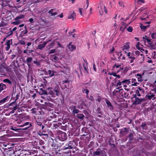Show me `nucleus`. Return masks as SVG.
Masks as SVG:
<instances>
[{"mask_svg": "<svg viewBox=\"0 0 156 156\" xmlns=\"http://www.w3.org/2000/svg\"><path fill=\"white\" fill-rule=\"evenodd\" d=\"M129 129L126 127L123 128L120 130V133L122 136H124L128 133Z\"/></svg>", "mask_w": 156, "mask_h": 156, "instance_id": "nucleus-9", "label": "nucleus"}, {"mask_svg": "<svg viewBox=\"0 0 156 156\" xmlns=\"http://www.w3.org/2000/svg\"><path fill=\"white\" fill-rule=\"evenodd\" d=\"M108 143L109 145L112 147H115V145L114 144V141L113 140L112 138H110L108 141Z\"/></svg>", "mask_w": 156, "mask_h": 156, "instance_id": "nucleus-22", "label": "nucleus"}, {"mask_svg": "<svg viewBox=\"0 0 156 156\" xmlns=\"http://www.w3.org/2000/svg\"><path fill=\"white\" fill-rule=\"evenodd\" d=\"M150 25L147 26H144L143 24L140 25V28L143 30L145 31L147 28V27H149Z\"/></svg>", "mask_w": 156, "mask_h": 156, "instance_id": "nucleus-39", "label": "nucleus"}, {"mask_svg": "<svg viewBox=\"0 0 156 156\" xmlns=\"http://www.w3.org/2000/svg\"><path fill=\"white\" fill-rule=\"evenodd\" d=\"M134 92L136 94V96H137L140 97L141 95L142 94L140 92L139 90L137 89L135 90Z\"/></svg>", "mask_w": 156, "mask_h": 156, "instance_id": "nucleus-49", "label": "nucleus"}, {"mask_svg": "<svg viewBox=\"0 0 156 156\" xmlns=\"http://www.w3.org/2000/svg\"><path fill=\"white\" fill-rule=\"evenodd\" d=\"M72 43L70 42L69 43V44L67 45V47L70 50V51H72L74 50H75L76 49V47L75 46L72 44Z\"/></svg>", "mask_w": 156, "mask_h": 156, "instance_id": "nucleus-19", "label": "nucleus"}, {"mask_svg": "<svg viewBox=\"0 0 156 156\" xmlns=\"http://www.w3.org/2000/svg\"><path fill=\"white\" fill-rule=\"evenodd\" d=\"M6 23L4 22L3 21H2L0 23V27H4L7 25Z\"/></svg>", "mask_w": 156, "mask_h": 156, "instance_id": "nucleus-47", "label": "nucleus"}, {"mask_svg": "<svg viewBox=\"0 0 156 156\" xmlns=\"http://www.w3.org/2000/svg\"><path fill=\"white\" fill-rule=\"evenodd\" d=\"M25 17V16L23 15H21L19 16H17L15 19V20H17L19 19L24 18Z\"/></svg>", "mask_w": 156, "mask_h": 156, "instance_id": "nucleus-41", "label": "nucleus"}, {"mask_svg": "<svg viewBox=\"0 0 156 156\" xmlns=\"http://www.w3.org/2000/svg\"><path fill=\"white\" fill-rule=\"evenodd\" d=\"M20 23V20H17L13 22L12 23L15 25H17L19 24Z\"/></svg>", "mask_w": 156, "mask_h": 156, "instance_id": "nucleus-53", "label": "nucleus"}, {"mask_svg": "<svg viewBox=\"0 0 156 156\" xmlns=\"http://www.w3.org/2000/svg\"><path fill=\"white\" fill-rule=\"evenodd\" d=\"M33 58L31 57H29L26 59V62L28 67L30 66V63L33 61Z\"/></svg>", "mask_w": 156, "mask_h": 156, "instance_id": "nucleus-21", "label": "nucleus"}, {"mask_svg": "<svg viewBox=\"0 0 156 156\" xmlns=\"http://www.w3.org/2000/svg\"><path fill=\"white\" fill-rule=\"evenodd\" d=\"M52 150L51 151V153L52 154V156L55 155H57L58 154V152L55 150V149L54 148H52Z\"/></svg>", "mask_w": 156, "mask_h": 156, "instance_id": "nucleus-29", "label": "nucleus"}, {"mask_svg": "<svg viewBox=\"0 0 156 156\" xmlns=\"http://www.w3.org/2000/svg\"><path fill=\"white\" fill-rule=\"evenodd\" d=\"M18 43L23 45H25L26 44L25 42L23 40H20L18 42Z\"/></svg>", "mask_w": 156, "mask_h": 156, "instance_id": "nucleus-60", "label": "nucleus"}, {"mask_svg": "<svg viewBox=\"0 0 156 156\" xmlns=\"http://www.w3.org/2000/svg\"><path fill=\"white\" fill-rule=\"evenodd\" d=\"M146 15V13H144L143 14V17H140V19L142 20H144L146 19V18H149V16L148 15L147 16L146 18H144V17L145 16V15Z\"/></svg>", "mask_w": 156, "mask_h": 156, "instance_id": "nucleus-56", "label": "nucleus"}, {"mask_svg": "<svg viewBox=\"0 0 156 156\" xmlns=\"http://www.w3.org/2000/svg\"><path fill=\"white\" fill-rule=\"evenodd\" d=\"M36 124L35 125V126H37L38 125L40 126H44L41 120H37L36 121Z\"/></svg>", "mask_w": 156, "mask_h": 156, "instance_id": "nucleus-36", "label": "nucleus"}, {"mask_svg": "<svg viewBox=\"0 0 156 156\" xmlns=\"http://www.w3.org/2000/svg\"><path fill=\"white\" fill-rule=\"evenodd\" d=\"M149 45L150 47V48L151 49H156V42L153 44V42H152Z\"/></svg>", "mask_w": 156, "mask_h": 156, "instance_id": "nucleus-31", "label": "nucleus"}, {"mask_svg": "<svg viewBox=\"0 0 156 156\" xmlns=\"http://www.w3.org/2000/svg\"><path fill=\"white\" fill-rule=\"evenodd\" d=\"M55 9H51L48 12L49 14H51V16H55L58 13L57 12H55Z\"/></svg>", "mask_w": 156, "mask_h": 156, "instance_id": "nucleus-20", "label": "nucleus"}, {"mask_svg": "<svg viewBox=\"0 0 156 156\" xmlns=\"http://www.w3.org/2000/svg\"><path fill=\"white\" fill-rule=\"evenodd\" d=\"M9 30L10 31L7 33V37H9V36H11L13 35V32L11 30V28H9Z\"/></svg>", "mask_w": 156, "mask_h": 156, "instance_id": "nucleus-44", "label": "nucleus"}, {"mask_svg": "<svg viewBox=\"0 0 156 156\" xmlns=\"http://www.w3.org/2000/svg\"><path fill=\"white\" fill-rule=\"evenodd\" d=\"M8 96H7L2 100H0V105L2 104H4L6 102L8 98Z\"/></svg>", "mask_w": 156, "mask_h": 156, "instance_id": "nucleus-35", "label": "nucleus"}, {"mask_svg": "<svg viewBox=\"0 0 156 156\" xmlns=\"http://www.w3.org/2000/svg\"><path fill=\"white\" fill-rule=\"evenodd\" d=\"M144 0H138L137 1V3L138 4H141L142 3H144Z\"/></svg>", "mask_w": 156, "mask_h": 156, "instance_id": "nucleus-63", "label": "nucleus"}, {"mask_svg": "<svg viewBox=\"0 0 156 156\" xmlns=\"http://www.w3.org/2000/svg\"><path fill=\"white\" fill-rule=\"evenodd\" d=\"M136 81V80L135 78H133L131 79V82L132 83H134L133 84H132V86H136L137 84H139L137 82H135Z\"/></svg>", "mask_w": 156, "mask_h": 156, "instance_id": "nucleus-37", "label": "nucleus"}, {"mask_svg": "<svg viewBox=\"0 0 156 156\" xmlns=\"http://www.w3.org/2000/svg\"><path fill=\"white\" fill-rule=\"evenodd\" d=\"M45 74L46 75L49 74L50 77H52L54 75V71L50 70H49L47 71H46Z\"/></svg>", "mask_w": 156, "mask_h": 156, "instance_id": "nucleus-23", "label": "nucleus"}, {"mask_svg": "<svg viewBox=\"0 0 156 156\" xmlns=\"http://www.w3.org/2000/svg\"><path fill=\"white\" fill-rule=\"evenodd\" d=\"M89 130L87 128L84 127L82 129V134L81 135V136H86V138L88 141H89L90 139V135L89 134Z\"/></svg>", "mask_w": 156, "mask_h": 156, "instance_id": "nucleus-3", "label": "nucleus"}, {"mask_svg": "<svg viewBox=\"0 0 156 156\" xmlns=\"http://www.w3.org/2000/svg\"><path fill=\"white\" fill-rule=\"evenodd\" d=\"M60 67L62 68V71L63 73H66V72H68L69 71V69L68 67L66 65L65 66L62 65L61 66H60Z\"/></svg>", "mask_w": 156, "mask_h": 156, "instance_id": "nucleus-16", "label": "nucleus"}, {"mask_svg": "<svg viewBox=\"0 0 156 156\" xmlns=\"http://www.w3.org/2000/svg\"><path fill=\"white\" fill-rule=\"evenodd\" d=\"M86 104L84 103V102L82 101L80 103H79V108H84V107H86Z\"/></svg>", "mask_w": 156, "mask_h": 156, "instance_id": "nucleus-28", "label": "nucleus"}, {"mask_svg": "<svg viewBox=\"0 0 156 156\" xmlns=\"http://www.w3.org/2000/svg\"><path fill=\"white\" fill-rule=\"evenodd\" d=\"M12 39H10L9 40H6V42L5 44L6 45V47L5 48V50L6 51H8L10 47V42L12 44Z\"/></svg>", "mask_w": 156, "mask_h": 156, "instance_id": "nucleus-12", "label": "nucleus"}, {"mask_svg": "<svg viewBox=\"0 0 156 156\" xmlns=\"http://www.w3.org/2000/svg\"><path fill=\"white\" fill-rule=\"evenodd\" d=\"M146 124L145 123H142L141 125V126L142 128L143 129H146V128L147 127V126H146Z\"/></svg>", "mask_w": 156, "mask_h": 156, "instance_id": "nucleus-54", "label": "nucleus"}, {"mask_svg": "<svg viewBox=\"0 0 156 156\" xmlns=\"http://www.w3.org/2000/svg\"><path fill=\"white\" fill-rule=\"evenodd\" d=\"M151 37L153 39H156V32H154L152 33L151 34Z\"/></svg>", "mask_w": 156, "mask_h": 156, "instance_id": "nucleus-46", "label": "nucleus"}, {"mask_svg": "<svg viewBox=\"0 0 156 156\" xmlns=\"http://www.w3.org/2000/svg\"><path fill=\"white\" fill-rule=\"evenodd\" d=\"M47 90L49 91L48 94L50 95L52 97L55 98L56 96L60 95L59 88L58 86L55 87L54 88L48 87Z\"/></svg>", "mask_w": 156, "mask_h": 156, "instance_id": "nucleus-1", "label": "nucleus"}, {"mask_svg": "<svg viewBox=\"0 0 156 156\" xmlns=\"http://www.w3.org/2000/svg\"><path fill=\"white\" fill-rule=\"evenodd\" d=\"M135 54H134V52L132 53V55L135 56H136V57H137L140 54V52L138 51H137L135 52Z\"/></svg>", "mask_w": 156, "mask_h": 156, "instance_id": "nucleus-50", "label": "nucleus"}, {"mask_svg": "<svg viewBox=\"0 0 156 156\" xmlns=\"http://www.w3.org/2000/svg\"><path fill=\"white\" fill-rule=\"evenodd\" d=\"M74 143L75 142L73 141H70L64 146L63 149V150H66L67 149H71L73 148L75 146Z\"/></svg>", "mask_w": 156, "mask_h": 156, "instance_id": "nucleus-6", "label": "nucleus"}, {"mask_svg": "<svg viewBox=\"0 0 156 156\" xmlns=\"http://www.w3.org/2000/svg\"><path fill=\"white\" fill-rule=\"evenodd\" d=\"M25 30L21 32L22 33H23V34H26L28 32V31L27 29H26V26L25 27Z\"/></svg>", "mask_w": 156, "mask_h": 156, "instance_id": "nucleus-61", "label": "nucleus"}, {"mask_svg": "<svg viewBox=\"0 0 156 156\" xmlns=\"http://www.w3.org/2000/svg\"><path fill=\"white\" fill-rule=\"evenodd\" d=\"M136 76H138L137 78L138 81L140 82H142V80L141 75L140 74H137Z\"/></svg>", "mask_w": 156, "mask_h": 156, "instance_id": "nucleus-40", "label": "nucleus"}, {"mask_svg": "<svg viewBox=\"0 0 156 156\" xmlns=\"http://www.w3.org/2000/svg\"><path fill=\"white\" fill-rule=\"evenodd\" d=\"M129 58H130L131 60L130 61V63H133L134 60L136 61V57L133 55L132 54L131 55V57H129Z\"/></svg>", "mask_w": 156, "mask_h": 156, "instance_id": "nucleus-30", "label": "nucleus"}, {"mask_svg": "<svg viewBox=\"0 0 156 156\" xmlns=\"http://www.w3.org/2000/svg\"><path fill=\"white\" fill-rule=\"evenodd\" d=\"M31 123L29 122H26L23 123V124L22 125H20L19 126L21 127H23L24 126H27L30 125V124Z\"/></svg>", "mask_w": 156, "mask_h": 156, "instance_id": "nucleus-43", "label": "nucleus"}, {"mask_svg": "<svg viewBox=\"0 0 156 156\" xmlns=\"http://www.w3.org/2000/svg\"><path fill=\"white\" fill-rule=\"evenodd\" d=\"M129 43H126L123 46L122 50L124 51L126 50V51H128L129 49Z\"/></svg>", "mask_w": 156, "mask_h": 156, "instance_id": "nucleus-24", "label": "nucleus"}, {"mask_svg": "<svg viewBox=\"0 0 156 156\" xmlns=\"http://www.w3.org/2000/svg\"><path fill=\"white\" fill-rule=\"evenodd\" d=\"M149 94L150 95H147L146 96V98H147L148 100H151L152 98H152L153 100H154L156 99V97H155V95L153 94H152V93H150Z\"/></svg>", "mask_w": 156, "mask_h": 156, "instance_id": "nucleus-18", "label": "nucleus"}, {"mask_svg": "<svg viewBox=\"0 0 156 156\" xmlns=\"http://www.w3.org/2000/svg\"><path fill=\"white\" fill-rule=\"evenodd\" d=\"M32 125L31 123H30V125L28 126H27L24 128H23L21 129L24 130H27L28 128H30L32 126Z\"/></svg>", "mask_w": 156, "mask_h": 156, "instance_id": "nucleus-57", "label": "nucleus"}, {"mask_svg": "<svg viewBox=\"0 0 156 156\" xmlns=\"http://www.w3.org/2000/svg\"><path fill=\"white\" fill-rule=\"evenodd\" d=\"M45 108L48 111L51 110V108H53L54 105L53 104L49 102L45 103Z\"/></svg>", "mask_w": 156, "mask_h": 156, "instance_id": "nucleus-11", "label": "nucleus"}, {"mask_svg": "<svg viewBox=\"0 0 156 156\" xmlns=\"http://www.w3.org/2000/svg\"><path fill=\"white\" fill-rule=\"evenodd\" d=\"M121 65L120 64H115L112 67V69H114L115 68H120Z\"/></svg>", "mask_w": 156, "mask_h": 156, "instance_id": "nucleus-48", "label": "nucleus"}, {"mask_svg": "<svg viewBox=\"0 0 156 156\" xmlns=\"http://www.w3.org/2000/svg\"><path fill=\"white\" fill-rule=\"evenodd\" d=\"M58 138L62 141H64L67 139V136L66 133L60 131L58 132Z\"/></svg>", "mask_w": 156, "mask_h": 156, "instance_id": "nucleus-5", "label": "nucleus"}, {"mask_svg": "<svg viewBox=\"0 0 156 156\" xmlns=\"http://www.w3.org/2000/svg\"><path fill=\"white\" fill-rule=\"evenodd\" d=\"M6 88V86L5 84L0 83V93L3 90L5 89Z\"/></svg>", "mask_w": 156, "mask_h": 156, "instance_id": "nucleus-32", "label": "nucleus"}, {"mask_svg": "<svg viewBox=\"0 0 156 156\" xmlns=\"http://www.w3.org/2000/svg\"><path fill=\"white\" fill-rule=\"evenodd\" d=\"M76 117L79 119H83V118L84 117V115L83 113H78L76 114Z\"/></svg>", "mask_w": 156, "mask_h": 156, "instance_id": "nucleus-34", "label": "nucleus"}, {"mask_svg": "<svg viewBox=\"0 0 156 156\" xmlns=\"http://www.w3.org/2000/svg\"><path fill=\"white\" fill-rule=\"evenodd\" d=\"M44 126H35L36 130L38 133L39 135L41 136L42 134V133L44 132Z\"/></svg>", "mask_w": 156, "mask_h": 156, "instance_id": "nucleus-8", "label": "nucleus"}, {"mask_svg": "<svg viewBox=\"0 0 156 156\" xmlns=\"http://www.w3.org/2000/svg\"><path fill=\"white\" fill-rule=\"evenodd\" d=\"M104 8V5H101V4H99L98 6V10L99 11V12L100 13V15H103V9Z\"/></svg>", "mask_w": 156, "mask_h": 156, "instance_id": "nucleus-14", "label": "nucleus"}, {"mask_svg": "<svg viewBox=\"0 0 156 156\" xmlns=\"http://www.w3.org/2000/svg\"><path fill=\"white\" fill-rule=\"evenodd\" d=\"M122 85L125 84H127L129 85L130 83V81L129 80L126 79L123 80L122 81Z\"/></svg>", "mask_w": 156, "mask_h": 156, "instance_id": "nucleus-33", "label": "nucleus"}, {"mask_svg": "<svg viewBox=\"0 0 156 156\" xmlns=\"http://www.w3.org/2000/svg\"><path fill=\"white\" fill-rule=\"evenodd\" d=\"M44 14L43 13L41 14L40 16H39V19L43 22H45L46 21V19L44 17Z\"/></svg>", "mask_w": 156, "mask_h": 156, "instance_id": "nucleus-25", "label": "nucleus"}, {"mask_svg": "<svg viewBox=\"0 0 156 156\" xmlns=\"http://www.w3.org/2000/svg\"><path fill=\"white\" fill-rule=\"evenodd\" d=\"M79 112V110L76 108L74 109L73 111V113L74 114H78Z\"/></svg>", "mask_w": 156, "mask_h": 156, "instance_id": "nucleus-58", "label": "nucleus"}, {"mask_svg": "<svg viewBox=\"0 0 156 156\" xmlns=\"http://www.w3.org/2000/svg\"><path fill=\"white\" fill-rule=\"evenodd\" d=\"M134 134V133L133 132V133H130L127 136V137L129 138V140L130 141H132L133 140V134Z\"/></svg>", "mask_w": 156, "mask_h": 156, "instance_id": "nucleus-26", "label": "nucleus"}, {"mask_svg": "<svg viewBox=\"0 0 156 156\" xmlns=\"http://www.w3.org/2000/svg\"><path fill=\"white\" fill-rule=\"evenodd\" d=\"M51 39H49L46 41L44 42L42 44H40L37 46V48L40 50H42L46 46V44L49 42L51 41Z\"/></svg>", "mask_w": 156, "mask_h": 156, "instance_id": "nucleus-10", "label": "nucleus"}, {"mask_svg": "<svg viewBox=\"0 0 156 156\" xmlns=\"http://www.w3.org/2000/svg\"><path fill=\"white\" fill-rule=\"evenodd\" d=\"M116 89L117 90H117L116 92H119L120 93L122 94V97L125 98H127L128 97L129 95L128 92L124 91L123 89L122 88L120 89L118 87Z\"/></svg>", "mask_w": 156, "mask_h": 156, "instance_id": "nucleus-7", "label": "nucleus"}, {"mask_svg": "<svg viewBox=\"0 0 156 156\" xmlns=\"http://www.w3.org/2000/svg\"><path fill=\"white\" fill-rule=\"evenodd\" d=\"M137 90H139L140 92L142 94H143L144 93V89L140 87H138Z\"/></svg>", "mask_w": 156, "mask_h": 156, "instance_id": "nucleus-45", "label": "nucleus"}, {"mask_svg": "<svg viewBox=\"0 0 156 156\" xmlns=\"http://www.w3.org/2000/svg\"><path fill=\"white\" fill-rule=\"evenodd\" d=\"M39 94L41 95H48V93L46 90H44L42 88H40Z\"/></svg>", "mask_w": 156, "mask_h": 156, "instance_id": "nucleus-27", "label": "nucleus"}, {"mask_svg": "<svg viewBox=\"0 0 156 156\" xmlns=\"http://www.w3.org/2000/svg\"><path fill=\"white\" fill-rule=\"evenodd\" d=\"M3 82L6 83H7L9 84H11L12 83V81L8 79H5L3 80Z\"/></svg>", "mask_w": 156, "mask_h": 156, "instance_id": "nucleus-52", "label": "nucleus"}, {"mask_svg": "<svg viewBox=\"0 0 156 156\" xmlns=\"http://www.w3.org/2000/svg\"><path fill=\"white\" fill-rule=\"evenodd\" d=\"M129 67L128 66L126 67L122 72L124 74H125L129 70Z\"/></svg>", "mask_w": 156, "mask_h": 156, "instance_id": "nucleus-38", "label": "nucleus"}, {"mask_svg": "<svg viewBox=\"0 0 156 156\" xmlns=\"http://www.w3.org/2000/svg\"><path fill=\"white\" fill-rule=\"evenodd\" d=\"M94 154V155H99V156H107L106 153L104 149L99 147L97 149Z\"/></svg>", "mask_w": 156, "mask_h": 156, "instance_id": "nucleus-4", "label": "nucleus"}, {"mask_svg": "<svg viewBox=\"0 0 156 156\" xmlns=\"http://www.w3.org/2000/svg\"><path fill=\"white\" fill-rule=\"evenodd\" d=\"M127 30L130 32H131L133 31V28L132 27L129 26L128 28H127Z\"/></svg>", "mask_w": 156, "mask_h": 156, "instance_id": "nucleus-59", "label": "nucleus"}, {"mask_svg": "<svg viewBox=\"0 0 156 156\" xmlns=\"http://www.w3.org/2000/svg\"><path fill=\"white\" fill-rule=\"evenodd\" d=\"M122 26H123V27H125L126 28L127 27L128 25L129 24V23L128 24H126V23L122 21Z\"/></svg>", "mask_w": 156, "mask_h": 156, "instance_id": "nucleus-64", "label": "nucleus"}, {"mask_svg": "<svg viewBox=\"0 0 156 156\" xmlns=\"http://www.w3.org/2000/svg\"><path fill=\"white\" fill-rule=\"evenodd\" d=\"M136 94H133V97L132 98V100L133 105H136L141 104V103L144 101V98H138L137 97V96L136 95Z\"/></svg>", "mask_w": 156, "mask_h": 156, "instance_id": "nucleus-2", "label": "nucleus"}, {"mask_svg": "<svg viewBox=\"0 0 156 156\" xmlns=\"http://www.w3.org/2000/svg\"><path fill=\"white\" fill-rule=\"evenodd\" d=\"M82 92L83 93H85L87 94V97L89 92V90L87 89H83Z\"/></svg>", "mask_w": 156, "mask_h": 156, "instance_id": "nucleus-42", "label": "nucleus"}, {"mask_svg": "<svg viewBox=\"0 0 156 156\" xmlns=\"http://www.w3.org/2000/svg\"><path fill=\"white\" fill-rule=\"evenodd\" d=\"M76 17V14L74 11L71 12L68 16V19H73V20L75 19Z\"/></svg>", "mask_w": 156, "mask_h": 156, "instance_id": "nucleus-15", "label": "nucleus"}, {"mask_svg": "<svg viewBox=\"0 0 156 156\" xmlns=\"http://www.w3.org/2000/svg\"><path fill=\"white\" fill-rule=\"evenodd\" d=\"M119 5L121 7H124V4H123L122 1H119Z\"/></svg>", "mask_w": 156, "mask_h": 156, "instance_id": "nucleus-55", "label": "nucleus"}, {"mask_svg": "<svg viewBox=\"0 0 156 156\" xmlns=\"http://www.w3.org/2000/svg\"><path fill=\"white\" fill-rule=\"evenodd\" d=\"M96 112L98 114L102 115V113L101 111V109L100 107H98L97 108Z\"/></svg>", "mask_w": 156, "mask_h": 156, "instance_id": "nucleus-51", "label": "nucleus"}, {"mask_svg": "<svg viewBox=\"0 0 156 156\" xmlns=\"http://www.w3.org/2000/svg\"><path fill=\"white\" fill-rule=\"evenodd\" d=\"M105 101L109 109L111 110H113V109L114 106L112 105L111 102L107 99H105Z\"/></svg>", "mask_w": 156, "mask_h": 156, "instance_id": "nucleus-13", "label": "nucleus"}, {"mask_svg": "<svg viewBox=\"0 0 156 156\" xmlns=\"http://www.w3.org/2000/svg\"><path fill=\"white\" fill-rule=\"evenodd\" d=\"M69 80L68 79L66 80H63L62 82L63 84L65 83H67L68 85H69Z\"/></svg>", "mask_w": 156, "mask_h": 156, "instance_id": "nucleus-62", "label": "nucleus"}, {"mask_svg": "<svg viewBox=\"0 0 156 156\" xmlns=\"http://www.w3.org/2000/svg\"><path fill=\"white\" fill-rule=\"evenodd\" d=\"M84 61L85 62V63H83V67L84 68V69L85 70V71H86V72L87 73H88V68L87 66V64L88 63L87 62V61L85 59H83Z\"/></svg>", "mask_w": 156, "mask_h": 156, "instance_id": "nucleus-17", "label": "nucleus"}]
</instances>
